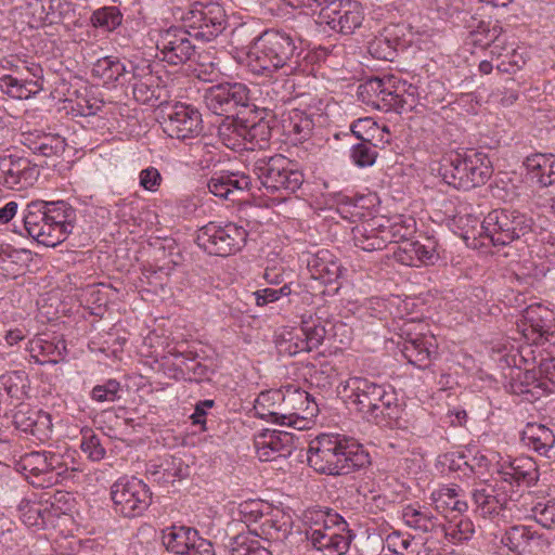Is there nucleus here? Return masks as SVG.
<instances>
[{"instance_id": "f257e3e1", "label": "nucleus", "mask_w": 555, "mask_h": 555, "mask_svg": "<svg viewBox=\"0 0 555 555\" xmlns=\"http://www.w3.org/2000/svg\"><path fill=\"white\" fill-rule=\"evenodd\" d=\"M302 50L286 31L268 29L258 36L247 53V67L258 77L274 79L271 90L276 103L285 104L297 96L295 79L300 67Z\"/></svg>"}, {"instance_id": "f03ea898", "label": "nucleus", "mask_w": 555, "mask_h": 555, "mask_svg": "<svg viewBox=\"0 0 555 555\" xmlns=\"http://www.w3.org/2000/svg\"><path fill=\"white\" fill-rule=\"evenodd\" d=\"M308 463L319 474L346 476L367 467L371 456L354 438L321 434L309 443Z\"/></svg>"}, {"instance_id": "7ed1b4c3", "label": "nucleus", "mask_w": 555, "mask_h": 555, "mask_svg": "<svg viewBox=\"0 0 555 555\" xmlns=\"http://www.w3.org/2000/svg\"><path fill=\"white\" fill-rule=\"evenodd\" d=\"M23 223L14 228L20 235H28L39 244L54 247L72 233L76 210L64 201H31L23 211Z\"/></svg>"}, {"instance_id": "20e7f679", "label": "nucleus", "mask_w": 555, "mask_h": 555, "mask_svg": "<svg viewBox=\"0 0 555 555\" xmlns=\"http://www.w3.org/2000/svg\"><path fill=\"white\" fill-rule=\"evenodd\" d=\"M349 403L369 422L390 423L400 417L401 408L395 389L364 377H350L344 385Z\"/></svg>"}, {"instance_id": "39448f33", "label": "nucleus", "mask_w": 555, "mask_h": 555, "mask_svg": "<svg viewBox=\"0 0 555 555\" xmlns=\"http://www.w3.org/2000/svg\"><path fill=\"white\" fill-rule=\"evenodd\" d=\"M27 481L37 488H51L72 478L79 472L78 452L66 448L64 451H33L23 454L16 463Z\"/></svg>"}, {"instance_id": "423d86ee", "label": "nucleus", "mask_w": 555, "mask_h": 555, "mask_svg": "<svg viewBox=\"0 0 555 555\" xmlns=\"http://www.w3.org/2000/svg\"><path fill=\"white\" fill-rule=\"evenodd\" d=\"M305 521L307 540L324 555H343L350 546L352 534L347 521L337 513L323 509H308Z\"/></svg>"}, {"instance_id": "0eeeda50", "label": "nucleus", "mask_w": 555, "mask_h": 555, "mask_svg": "<svg viewBox=\"0 0 555 555\" xmlns=\"http://www.w3.org/2000/svg\"><path fill=\"white\" fill-rule=\"evenodd\" d=\"M491 175L488 155L475 150L449 154L440 168V176L447 184L465 191L485 184Z\"/></svg>"}, {"instance_id": "6e6552de", "label": "nucleus", "mask_w": 555, "mask_h": 555, "mask_svg": "<svg viewBox=\"0 0 555 555\" xmlns=\"http://www.w3.org/2000/svg\"><path fill=\"white\" fill-rule=\"evenodd\" d=\"M253 172L268 195L279 193L283 198L295 193L304 183L302 172L281 154L257 159Z\"/></svg>"}, {"instance_id": "1a4fd4ad", "label": "nucleus", "mask_w": 555, "mask_h": 555, "mask_svg": "<svg viewBox=\"0 0 555 555\" xmlns=\"http://www.w3.org/2000/svg\"><path fill=\"white\" fill-rule=\"evenodd\" d=\"M411 87L396 75H384L361 83L358 94L362 102L377 109L400 113L406 105L411 107L406 94Z\"/></svg>"}, {"instance_id": "9d476101", "label": "nucleus", "mask_w": 555, "mask_h": 555, "mask_svg": "<svg viewBox=\"0 0 555 555\" xmlns=\"http://www.w3.org/2000/svg\"><path fill=\"white\" fill-rule=\"evenodd\" d=\"M532 224V219L518 210L493 209L485 217L480 235L494 246H506L528 234Z\"/></svg>"}, {"instance_id": "9b49d317", "label": "nucleus", "mask_w": 555, "mask_h": 555, "mask_svg": "<svg viewBox=\"0 0 555 555\" xmlns=\"http://www.w3.org/2000/svg\"><path fill=\"white\" fill-rule=\"evenodd\" d=\"M181 21L189 34L202 41L216 39L228 25L225 11L217 2H194Z\"/></svg>"}, {"instance_id": "f8f14e48", "label": "nucleus", "mask_w": 555, "mask_h": 555, "mask_svg": "<svg viewBox=\"0 0 555 555\" xmlns=\"http://www.w3.org/2000/svg\"><path fill=\"white\" fill-rule=\"evenodd\" d=\"M247 231L235 223L209 222L197 231L196 243L207 254L228 257L242 249Z\"/></svg>"}, {"instance_id": "ddd939ff", "label": "nucleus", "mask_w": 555, "mask_h": 555, "mask_svg": "<svg viewBox=\"0 0 555 555\" xmlns=\"http://www.w3.org/2000/svg\"><path fill=\"white\" fill-rule=\"evenodd\" d=\"M111 499L115 513L122 517L142 516L152 503L150 487L137 477L124 476L111 487Z\"/></svg>"}, {"instance_id": "4468645a", "label": "nucleus", "mask_w": 555, "mask_h": 555, "mask_svg": "<svg viewBox=\"0 0 555 555\" xmlns=\"http://www.w3.org/2000/svg\"><path fill=\"white\" fill-rule=\"evenodd\" d=\"M364 8L357 0H332L319 10L318 23L340 35H352L363 24Z\"/></svg>"}, {"instance_id": "2eb2a0df", "label": "nucleus", "mask_w": 555, "mask_h": 555, "mask_svg": "<svg viewBox=\"0 0 555 555\" xmlns=\"http://www.w3.org/2000/svg\"><path fill=\"white\" fill-rule=\"evenodd\" d=\"M474 513L477 517L492 522L506 518L505 513L511 511V499L505 491L495 483H476L470 492Z\"/></svg>"}, {"instance_id": "dca6fc26", "label": "nucleus", "mask_w": 555, "mask_h": 555, "mask_svg": "<svg viewBox=\"0 0 555 555\" xmlns=\"http://www.w3.org/2000/svg\"><path fill=\"white\" fill-rule=\"evenodd\" d=\"M155 37L157 56L170 65L184 64L195 52V47L190 40L192 36L186 28L171 27L158 30Z\"/></svg>"}, {"instance_id": "f3484780", "label": "nucleus", "mask_w": 555, "mask_h": 555, "mask_svg": "<svg viewBox=\"0 0 555 555\" xmlns=\"http://www.w3.org/2000/svg\"><path fill=\"white\" fill-rule=\"evenodd\" d=\"M284 400L282 402L281 425L301 428L299 425L318 412L314 399L297 385L288 384L281 388Z\"/></svg>"}, {"instance_id": "a211bd4d", "label": "nucleus", "mask_w": 555, "mask_h": 555, "mask_svg": "<svg viewBox=\"0 0 555 555\" xmlns=\"http://www.w3.org/2000/svg\"><path fill=\"white\" fill-rule=\"evenodd\" d=\"M202 115L192 105L176 103L164 118V131L179 140L197 137L202 131Z\"/></svg>"}, {"instance_id": "6ab92c4d", "label": "nucleus", "mask_w": 555, "mask_h": 555, "mask_svg": "<svg viewBox=\"0 0 555 555\" xmlns=\"http://www.w3.org/2000/svg\"><path fill=\"white\" fill-rule=\"evenodd\" d=\"M501 543L516 555H544L548 541L531 526L514 525L505 530Z\"/></svg>"}, {"instance_id": "aec40b11", "label": "nucleus", "mask_w": 555, "mask_h": 555, "mask_svg": "<svg viewBox=\"0 0 555 555\" xmlns=\"http://www.w3.org/2000/svg\"><path fill=\"white\" fill-rule=\"evenodd\" d=\"M517 326L525 340L541 345L554 333V318L547 308L531 305L522 311Z\"/></svg>"}, {"instance_id": "412c9836", "label": "nucleus", "mask_w": 555, "mask_h": 555, "mask_svg": "<svg viewBox=\"0 0 555 555\" xmlns=\"http://www.w3.org/2000/svg\"><path fill=\"white\" fill-rule=\"evenodd\" d=\"M39 169L30 160L12 155L0 160V185L15 191L33 186L39 178Z\"/></svg>"}, {"instance_id": "4be33fe9", "label": "nucleus", "mask_w": 555, "mask_h": 555, "mask_svg": "<svg viewBox=\"0 0 555 555\" xmlns=\"http://www.w3.org/2000/svg\"><path fill=\"white\" fill-rule=\"evenodd\" d=\"M257 456L262 462L274 461L292 454L294 435L284 430H264L255 439Z\"/></svg>"}, {"instance_id": "5701e85b", "label": "nucleus", "mask_w": 555, "mask_h": 555, "mask_svg": "<svg viewBox=\"0 0 555 555\" xmlns=\"http://www.w3.org/2000/svg\"><path fill=\"white\" fill-rule=\"evenodd\" d=\"M12 417L17 429L29 433L41 441L50 439L53 424L49 413L31 409L27 403H21Z\"/></svg>"}, {"instance_id": "b1692460", "label": "nucleus", "mask_w": 555, "mask_h": 555, "mask_svg": "<svg viewBox=\"0 0 555 555\" xmlns=\"http://www.w3.org/2000/svg\"><path fill=\"white\" fill-rule=\"evenodd\" d=\"M27 351L38 364H56L62 362L67 353L66 341L61 335L38 334L29 339Z\"/></svg>"}, {"instance_id": "393cba45", "label": "nucleus", "mask_w": 555, "mask_h": 555, "mask_svg": "<svg viewBox=\"0 0 555 555\" xmlns=\"http://www.w3.org/2000/svg\"><path fill=\"white\" fill-rule=\"evenodd\" d=\"M496 474L499 481L508 485H534L539 479V469L535 461L530 456H521L513 461H503L499 464Z\"/></svg>"}, {"instance_id": "a878e982", "label": "nucleus", "mask_w": 555, "mask_h": 555, "mask_svg": "<svg viewBox=\"0 0 555 555\" xmlns=\"http://www.w3.org/2000/svg\"><path fill=\"white\" fill-rule=\"evenodd\" d=\"M315 115L307 109L292 107L281 114L284 135L294 143L307 141L312 135Z\"/></svg>"}, {"instance_id": "bb28decb", "label": "nucleus", "mask_w": 555, "mask_h": 555, "mask_svg": "<svg viewBox=\"0 0 555 555\" xmlns=\"http://www.w3.org/2000/svg\"><path fill=\"white\" fill-rule=\"evenodd\" d=\"M149 339L152 347H154L152 354L156 359L165 360L168 356L182 359L178 367L175 369L173 377L178 378L180 375H184V369L188 371L192 370L195 374H203L204 366L195 362V356L192 352L179 349L178 344L170 341L168 337L153 335Z\"/></svg>"}, {"instance_id": "cd10ccee", "label": "nucleus", "mask_w": 555, "mask_h": 555, "mask_svg": "<svg viewBox=\"0 0 555 555\" xmlns=\"http://www.w3.org/2000/svg\"><path fill=\"white\" fill-rule=\"evenodd\" d=\"M65 5L68 4L62 0H26L22 14L30 27L38 28L59 23Z\"/></svg>"}, {"instance_id": "c85d7f7f", "label": "nucleus", "mask_w": 555, "mask_h": 555, "mask_svg": "<svg viewBox=\"0 0 555 555\" xmlns=\"http://www.w3.org/2000/svg\"><path fill=\"white\" fill-rule=\"evenodd\" d=\"M437 340L434 335L420 333L409 337L402 347L403 357L414 366L426 369L437 354Z\"/></svg>"}, {"instance_id": "c756f323", "label": "nucleus", "mask_w": 555, "mask_h": 555, "mask_svg": "<svg viewBox=\"0 0 555 555\" xmlns=\"http://www.w3.org/2000/svg\"><path fill=\"white\" fill-rule=\"evenodd\" d=\"M311 278L324 284L337 282L345 271L339 259L328 249H320L307 259Z\"/></svg>"}, {"instance_id": "7c9ffc66", "label": "nucleus", "mask_w": 555, "mask_h": 555, "mask_svg": "<svg viewBox=\"0 0 555 555\" xmlns=\"http://www.w3.org/2000/svg\"><path fill=\"white\" fill-rule=\"evenodd\" d=\"M384 223L371 219L352 228V241L356 247L364 251H378L388 246V236Z\"/></svg>"}, {"instance_id": "2f4dec72", "label": "nucleus", "mask_w": 555, "mask_h": 555, "mask_svg": "<svg viewBox=\"0 0 555 555\" xmlns=\"http://www.w3.org/2000/svg\"><path fill=\"white\" fill-rule=\"evenodd\" d=\"M520 443L541 456L551 457L550 452L555 447V435L543 424L527 423L520 431Z\"/></svg>"}, {"instance_id": "473e14b6", "label": "nucleus", "mask_w": 555, "mask_h": 555, "mask_svg": "<svg viewBox=\"0 0 555 555\" xmlns=\"http://www.w3.org/2000/svg\"><path fill=\"white\" fill-rule=\"evenodd\" d=\"M430 500L435 509L446 517L451 513L463 515L468 511L465 493L457 485L443 486L434 490L430 494Z\"/></svg>"}, {"instance_id": "72a5a7b5", "label": "nucleus", "mask_w": 555, "mask_h": 555, "mask_svg": "<svg viewBox=\"0 0 555 555\" xmlns=\"http://www.w3.org/2000/svg\"><path fill=\"white\" fill-rule=\"evenodd\" d=\"M524 166L530 179L540 188L555 186V154H531L525 158Z\"/></svg>"}, {"instance_id": "f704fd0d", "label": "nucleus", "mask_w": 555, "mask_h": 555, "mask_svg": "<svg viewBox=\"0 0 555 555\" xmlns=\"http://www.w3.org/2000/svg\"><path fill=\"white\" fill-rule=\"evenodd\" d=\"M401 518L403 522L422 532L437 533L442 529V521L428 507L418 503L408 504L402 507Z\"/></svg>"}, {"instance_id": "c9c22d12", "label": "nucleus", "mask_w": 555, "mask_h": 555, "mask_svg": "<svg viewBox=\"0 0 555 555\" xmlns=\"http://www.w3.org/2000/svg\"><path fill=\"white\" fill-rule=\"evenodd\" d=\"M92 76L103 85H126L129 81L128 66L117 57L106 56L98 60L92 66Z\"/></svg>"}, {"instance_id": "e433bc0d", "label": "nucleus", "mask_w": 555, "mask_h": 555, "mask_svg": "<svg viewBox=\"0 0 555 555\" xmlns=\"http://www.w3.org/2000/svg\"><path fill=\"white\" fill-rule=\"evenodd\" d=\"M198 531L192 527L172 525L162 531V543L168 552L185 555L189 553L192 543Z\"/></svg>"}, {"instance_id": "4c0bfd02", "label": "nucleus", "mask_w": 555, "mask_h": 555, "mask_svg": "<svg viewBox=\"0 0 555 555\" xmlns=\"http://www.w3.org/2000/svg\"><path fill=\"white\" fill-rule=\"evenodd\" d=\"M283 400L281 388L261 391L255 399V415L267 422L281 425Z\"/></svg>"}, {"instance_id": "58836bf2", "label": "nucleus", "mask_w": 555, "mask_h": 555, "mask_svg": "<svg viewBox=\"0 0 555 555\" xmlns=\"http://www.w3.org/2000/svg\"><path fill=\"white\" fill-rule=\"evenodd\" d=\"M158 76H150L141 82H133V96L138 102L151 106H162L167 102V90L159 85Z\"/></svg>"}, {"instance_id": "ea45409f", "label": "nucleus", "mask_w": 555, "mask_h": 555, "mask_svg": "<svg viewBox=\"0 0 555 555\" xmlns=\"http://www.w3.org/2000/svg\"><path fill=\"white\" fill-rule=\"evenodd\" d=\"M41 89L38 80L27 79L13 74L0 75V90L12 99L26 100Z\"/></svg>"}, {"instance_id": "a19ab883", "label": "nucleus", "mask_w": 555, "mask_h": 555, "mask_svg": "<svg viewBox=\"0 0 555 555\" xmlns=\"http://www.w3.org/2000/svg\"><path fill=\"white\" fill-rule=\"evenodd\" d=\"M371 205L372 199L366 195L338 194L336 198V211L343 219L351 222L364 218Z\"/></svg>"}, {"instance_id": "79ce46f5", "label": "nucleus", "mask_w": 555, "mask_h": 555, "mask_svg": "<svg viewBox=\"0 0 555 555\" xmlns=\"http://www.w3.org/2000/svg\"><path fill=\"white\" fill-rule=\"evenodd\" d=\"M230 550L231 555H272L270 543L253 533L250 529L247 533L235 535L231 540Z\"/></svg>"}, {"instance_id": "37998d69", "label": "nucleus", "mask_w": 555, "mask_h": 555, "mask_svg": "<svg viewBox=\"0 0 555 555\" xmlns=\"http://www.w3.org/2000/svg\"><path fill=\"white\" fill-rule=\"evenodd\" d=\"M25 144L35 153L42 156L60 155L66 149L65 139L59 134L43 133L34 137L29 134L25 138Z\"/></svg>"}, {"instance_id": "c03bdc74", "label": "nucleus", "mask_w": 555, "mask_h": 555, "mask_svg": "<svg viewBox=\"0 0 555 555\" xmlns=\"http://www.w3.org/2000/svg\"><path fill=\"white\" fill-rule=\"evenodd\" d=\"M326 325H330V323L323 322L320 318H310L304 320L300 326L297 327L307 352L319 348L323 344L327 335Z\"/></svg>"}, {"instance_id": "a18cd8bd", "label": "nucleus", "mask_w": 555, "mask_h": 555, "mask_svg": "<svg viewBox=\"0 0 555 555\" xmlns=\"http://www.w3.org/2000/svg\"><path fill=\"white\" fill-rule=\"evenodd\" d=\"M513 392L517 395L531 393L538 395V389L542 392L547 391V383L539 377L537 366H524V371H519L512 383Z\"/></svg>"}, {"instance_id": "49530a36", "label": "nucleus", "mask_w": 555, "mask_h": 555, "mask_svg": "<svg viewBox=\"0 0 555 555\" xmlns=\"http://www.w3.org/2000/svg\"><path fill=\"white\" fill-rule=\"evenodd\" d=\"M384 223L385 232H387L388 243H400L411 240L416 231V221L412 216L400 215L395 217L391 221L387 220Z\"/></svg>"}, {"instance_id": "de8ad7c7", "label": "nucleus", "mask_w": 555, "mask_h": 555, "mask_svg": "<svg viewBox=\"0 0 555 555\" xmlns=\"http://www.w3.org/2000/svg\"><path fill=\"white\" fill-rule=\"evenodd\" d=\"M351 131L360 141L390 142V132L386 126L379 127V125L370 117L353 121Z\"/></svg>"}, {"instance_id": "09e8293b", "label": "nucleus", "mask_w": 555, "mask_h": 555, "mask_svg": "<svg viewBox=\"0 0 555 555\" xmlns=\"http://www.w3.org/2000/svg\"><path fill=\"white\" fill-rule=\"evenodd\" d=\"M242 121L232 119L220 125L218 135L227 147L231 150H248L246 135L242 131L244 129Z\"/></svg>"}, {"instance_id": "8fccbe9b", "label": "nucleus", "mask_w": 555, "mask_h": 555, "mask_svg": "<svg viewBox=\"0 0 555 555\" xmlns=\"http://www.w3.org/2000/svg\"><path fill=\"white\" fill-rule=\"evenodd\" d=\"M438 532H443L444 537L452 543H463L468 541L475 533V526L468 517L460 515L457 518L450 520L448 525L442 524V529Z\"/></svg>"}, {"instance_id": "3c124183", "label": "nucleus", "mask_w": 555, "mask_h": 555, "mask_svg": "<svg viewBox=\"0 0 555 555\" xmlns=\"http://www.w3.org/2000/svg\"><path fill=\"white\" fill-rule=\"evenodd\" d=\"M279 516L280 512L274 514H264L259 524L250 530L262 540H267V543L271 544V540H278L280 539L281 532H286V522L281 521Z\"/></svg>"}, {"instance_id": "603ef678", "label": "nucleus", "mask_w": 555, "mask_h": 555, "mask_svg": "<svg viewBox=\"0 0 555 555\" xmlns=\"http://www.w3.org/2000/svg\"><path fill=\"white\" fill-rule=\"evenodd\" d=\"M242 131L246 135L248 150H263L269 146L272 130L268 121L259 120L251 126L245 125Z\"/></svg>"}, {"instance_id": "864d4df0", "label": "nucleus", "mask_w": 555, "mask_h": 555, "mask_svg": "<svg viewBox=\"0 0 555 555\" xmlns=\"http://www.w3.org/2000/svg\"><path fill=\"white\" fill-rule=\"evenodd\" d=\"M122 13L117 7H103L91 15V23L95 28L113 31L122 23Z\"/></svg>"}, {"instance_id": "5fc2aeb1", "label": "nucleus", "mask_w": 555, "mask_h": 555, "mask_svg": "<svg viewBox=\"0 0 555 555\" xmlns=\"http://www.w3.org/2000/svg\"><path fill=\"white\" fill-rule=\"evenodd\" d=\"M186 467H183L182 460L176 456L164 459L158 468L153 472L155 480L163 483H173L185 475Z\"/></svg>"}, {"instance_id": "6e6d98bb", "label": "nucleus", "mask_w": 555, "mask_h": 555, "mask_svg": "<svg viewBox=\"0 0 555 555\" xmlns=\"http://www.w3.org/2000/svg\"><path fill=\"white\" fill-rule=\"evenodd\" d=\"M48 508L44 507L41 502H36L30 499H23L18 506L17 511L20 514L21 520L27 527H40L44 525V512Z\"/></svg>"}, {"instance_id": "4d7b16f0", "label": "nucleus", "mask_w": 555, "mask_h": 555, "mask_svg": "<svg viewBox=\"0 0 555 555\" xmlns=\"http://www.w3.org/2000/svg\"><path fill=\"white\" fill-rule=\"evenodd\" d=\"M275 344L281 354L293 357L300 352H307L297 327L284 330L278 336Z\"/></svg>"}, {"instance_id": "13d9d810", "label": "nucleus", "mask_w": 555, "mask_h": 555, "mask_svg": "<svg viewBox=\"0 0 555 555\" xmlns=\"http://www.w3.org/2000/svg\"><path fill=\"white\" fill-rule=\"evenodd\" d=\"M204 103L212 114L227 117L234 115L227 102L224 88H222L220 83L206 90L204 95Z\"/></svg>"}, {"instance_id": "bf43d9fd", "label": "nucleus", "mask_w": 555, "mask_h": 555, "mask_svg": "<svg viewBox=\"0 0 555 555\" xmlns=\"http://www.w3.org/2000/svg\"><path fill=\"white\" fill-rule=\"evenodd\" d=\"M224 88V94L228 104L233 114H236L238 107H247L249 104V89L242 82H220Z\"/></svg>"}, {"instance_id": "052dcab7", "label": "nucleus", "mask_w": 555, "mask_h": 555, "mask_svg": "<svg viewBox=\"0 0 555 555\" xmlns=\"http://www.w3.org/2000/svg\"><path fill=\"white\" fill-rule=\"evenodd\" d=\"M80 434V449L87 454L88 459L93 462L103 460L106 451L101 443L100 437L93 431V429L83 427L81 428Z\"/></svg>"}, {"instance_id": "680f3d73", "label": "nucleus", "mask_w": 555, "mask_h": 555, "mask_svg": "<svg viewBox=\"0 0 555 555\" xmlns=\"http://www.w3.org/2000/svg\"><path fill=\"white\" fill-rule=\"evenodd\" d=\"M378 141H360L351 147L350 157L358 167L372 166L377 157Z\"/></svg>"}, {"instance_id": "e2e57ef3", "label": "nucleus", "mask_w": 555, "mask_h": 555, "mask_svg": "<svg viewBox=\"0 0 555 555\" xmlns=\"http://www.w3.org/2000/svg\"><path fill=\"white\" fill-rule=\"evenodd\" d=\"M120 383L115 378H108L102 384H98L92 388L90 398L99 403L115 402L120 399Z\"/></svg>"}, {"instance_id": "0e129e2a", "label": "nucleus", "mask_w": 555, "mask_h": 555, "mask_svg": "<svg viewBox=\"0 0 555 555\" xmlns=\"http://www.w3.org/2000/svg\"><path fill=\"white\" fill-rule=\"evenodd\" d=\"M192 155L202 169L209 168L220 160L218 147L214 144L198 140L191 146Z\"/></svg>"}, {"instance_id": "69168bd1", "label": "nucleus", "mask_w": 555, "mask_h": 555, "mask_svg": "<svg viewBox=\"0 0 555 555\" xmlns=\"http://www.w3.org/2000/svg\"><path fill=\"white\" fill-rule=\"evenodd\" d=\"M525 341V344L518 346L516 353L512 356L513 364L519 369L521 366H537V363L543 357L538 349L539 345L528 340Z\"/></svg>"}, {"instance_id": "338daca9", "label": "nucleus", "mask_w": 555, "mask_h": 555, "mask_svg": "<svg viewBox=\"0 0 555 555\" xmlns=\"http://www.w3.org/2000/svg\"><path fill=\"white\" fill-rule=\"evenodd\" d=\"M389 38H391V33L384 28L383 31L370 42V53L376 59L392 61L397 53L390 44Z\"/></svg>"}, {"instance_id": "774afa93", "label": "nucleus", "mask_w": 555, "mask_h": 555, "mask_svg": "<svg viewBox=\"0 0 555 555\" xmlns=\"http://www.w3.org/2000/svg\"><path fill=\"white\" fill-rule=\"evenodd\" d=\"M532 516L545 528L555 526V500H541L531 507Z\"/></svg>"}]
</instances>
